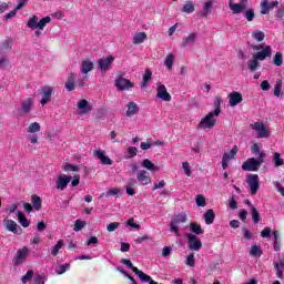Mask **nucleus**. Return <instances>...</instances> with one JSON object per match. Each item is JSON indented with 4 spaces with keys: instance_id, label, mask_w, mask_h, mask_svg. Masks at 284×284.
Instances as JSON below:
<instances>
[{
    "instance_id": "f257e3e1",
    "label": "nucleus",
    "mask_w": 284,
    "mask_h": 284,
    "mask_svg": "<svg viewBox=\"0 0 284 284\" xmlns=\"http://www.w3.org/2000/svg\"><path fill=\"white\" fill-rule=\"evenodd\" d=\"M252 50H254V54L252 55V59L247 61V70L250 72H256L258 70L261 62L260 61H265V59H272V47L267 45L265 43L261 44H252L247 43Z\"/></svg>"
},
{
    "instance_id": "f03ea898",
    "label": "nucleus",
    "mask_w": 284,
    "mask_h": 284,
    "mask_svg": "<svg viewBox=\"0 0 284 284\" xmlns=\"http://www.w3.org/2000/svg\"><path fill=\"white\" fill-rule=\"evenodd\" d=\"M216 128V114L209 112L197 124V130H214Z\"/></svg>"
},
{
    "instance_id": "7ed1b4c3",
    "label": "nucleus",
    "mask_w": 284,
    "mask_h": 284,
    "mask_svg": "<svg viewBox=\"0 0 284 284\" xmlns=\"http://www.w3.org/2000/svg\"><path fill=\"white\" fill-rule=\"evenodd\" d=\"M250 129L256 132L257 139H270V129L264 122H254L250 124Z\"/></svg>"
},
{
    "instance_id": "20e7f679",
    "label": "nucleus",
    "mask_w": 284,
    "mask_h": 284,
    "mask_svg": "<svg viewBox=\"0 0 284 284\" xmlns=\"http://www.w3.org/2000/svg\"><path fill=\"white\" fill-rule=\"evenodd\" d=\"M187 222V214L180 213L172 217L171 220V232H174L175 236H181L179 233V224Z\"/></svg>"
},
{
    "instance_id": "39448f33",
    "label": "nucleus",
    "mask_w": 284,
    "mask_h": 284,
    "mask_svg": "<svg viewBox=\"0 0 284 284\" xmlns=\"http://www.w3.org/2000/svg\"><path fill=\"white\" fill-rule=\"evenodd\" d=\"M30 254V248L28 246H24L22 248H19L13 257V267L17 270L21 263H24L26 258H28V255Z\"/></svg>"
},
{
    "instance_id": "423d86ee",
    "label": "nucleus",
    "mask_w": 284,
    "mask_h": 284,
    "mask_svg": "<svg viewBox=\"0 0 284 284\" xmlns=\"http://www.w3.org/2000/svg\"><path fill=\"white\" fill-rule=\"evenodd\" d=\"M186 240L189 244V250H191L192 252H199V250L203 247V242H201V239L192 233L186 234Z\"/></svg>"
},
{
    "instance_id": "0eeeda50",
    "label": "nucleus",
    "mask_w": 284,
    "mask_h": 284,
    "mask_svg": "<svg viewBox=\"0 0 284 284\" xmlns=\"http://www.w3.org/2000/svg\"><path fill=\"white\" fill-rule=\"evenodd\" d=\"M98 63V70H101V72H108L110 68H112V63H114V57L109 55L106 58H100L97 61Z\"/></svg>"
},
{
    "instance_id": "6e6552de",
    "label": "nucleus",
    "mask_w": 284,
    "mask_h": 284,
    "mask_svg": "<svg viewBox=\"0 0 284 284\" xmlns=\"http://www.w3.org/2000/svg\"><path fill=\"white\" fill-rule=\"evenodd\" d=\"M115 88L119 90V92H123L125 90H130V88H134V83L120 75L115 79Z\"/></svg>"
},
{
    "instance_id": "1a4fd4ad",
    "label": "nucleus",
    "mask_w": 284,
    "mask_h": 284,
    "mask_svg": "<svg viewBox=\"0 0 284 284\" xmlns=\"http://www.w3.org/2000/svg\"><path fill=\"white\" fill-rule=\"evenodd\" d=\"M246 183L250 186L251 194H256V192H258V189L261 187V184L258 183V174L247 175Z\"/></svg>"
},
{
    "instance_id": "9d476101",
    "label": "nucleus",
    "mask_w": 284,
    "mask_h": 284,
    "mask_svg": "<svg viewBox=\"0 0 284 284\" xmlns=\"http://www.w3.org/2000/svg\"><path fill=\"white\" fill-rule=\"evenodd\" d=\"M52 92H54V89L50 85H44L40 89V94H42L41 105H45V103L52 100Z\"/></svg>"
},
{
    "instance_id": "9b49d317",
    "label": "nucleus",
    "mask_w": 284,
    "mask_h": 284,
    "mask_svg": "<svg viewBox=\"0 0 284 284\" xmlns=\"http://www.w3.org/2000/svg\"><path fill=\"white\" fill-rule=\"evenodd\" d=\"M71 181H72V176H68L65 174L58 176L55 180L57 190H60L61 192H63V190H65V187L70 185Z\"/></svg>"
},
{
    "instance_id": "f8f14e48",
    "label": "nucleus",
    "mask_w": 284,
    "mask_h": 284,
    "mask_svg": "<svg viewBox=\"0 0 284 284\" xmlns=\"http://www.w3.org/2000/svg\"><path fill=\"white\" fill-rule=\"evenodd\" d=\"M243 172H258V163L256 162L255 158H248L242 164Z\"/></svg>"
},
{
    "instance_id": "ddd939ff",
    "label": "nucleus",
    "mask_w": 284,
    "mask_h": 284,
    "mask_svg": "<svg viewBox=\"0 0 284 284\" xmlns=\"http://www.w3.org/2000/svg\"><path fill=\"white\" fill-rule=\"evenodd\" d=\"M3 225L8 232H12V234H21L23 230L17 222L13 220H3Z\"/></svg>"
},
{
    "instance_id": "4468645a",
    "label": "nucleus",
    "mask_w": 284,
    "mask_h": 284,
    "mask_svg": "<svg viewBox=\"0 0 284 284\" xmlns=\"http://www.w3.org/2000/svg\"><path fill=\"white\" fill-rule=\"evenodd\" d=\"M156 97L161 101H172V95L168 92V88L164 84L158 83Z\"/></svg>"
},
{
    "instance_id": "2eb2a0df",
    "label": "nucleus",
    "mask_w": 284,
    "mask_h": 284,
    "mask_svg": "<svg viewBox=\"0 0 284 284\" xmlns=\"http://www.w3.org/2000/svg\"><path fill=\"white\" fill-rule=\"evenodd\" d=\"M94 70V62L90 60H83L80 67V72L83 75V81H88V72H92Z\"/></svg>"
},
{
    "instance_id": "dca6fc26",
    "label": "nucleus",
    "mask_w": 284,
    "mask_h": 284,
    "mask_svg": "<svg viewBox=\"0 0 284 284\" xmlns=\"http://www.w3.org/2000/svg\"><path fill=\"white\" fill-rule=\"evenodd\" d=\"M34 108V100L32 98H27L21 102L20 112L21 114H30Z\"/></svg>"
},
{
    "instance_id": "f3484780",
    "label": "nucleus",
    "mask_w": 284,
    "mask_h": 284,
    "mask_svg": "<svg viewBox=\"0 0 284 284\" xmlns=\"http://www.w3.org/2000/svg\"><path fill=\"white\" fill-rule=\"evenodd\" d=\"M93 155L99 159L100 163H102V165H112V159H110V156L105 155V151L103 150H94L93 151Z\"/></svg>"
},
{
    "instance_id": "a211bd4d",
    "label": "nucleus",
    "mask_w": 284,
    "mask_h": 284,
    "mask_svg": "<svg viewBox=\"0 0 284 284\" xmlns=\"http://www.w3.org/2000/svg\"><path fill=\"white\" fill-rule=\"evenodd\" d=\"M229 8L232 10L233 14H241V12H244L247 9V4L234 3V1L230 0Z\"/></svg>"
},
{
    "instance_id": "6ab92c4d",
    "label": "nucleus",
    "mask_w": 284,
    "mask_h": 284,
    "mask_svg": "<svg viewBox=\"0 0 284 284\" xmlns=\"http://www.w3.org/2000/svg\"><path fill=\"white\" fill-rule=\"evenodd\" d=\"M242 102H243V94L236 91L230 93L229 103L231 108H236V105H239V103H242Z\"/></svg>"
},
{
    "instance_id": "aec40b11",
    "label": "nucleus",
    "mask_w": 284,
    "mask_h": 284,
    "mask_svg": "<svg viewBox=\"0 0 284 284\" xmlns=\"http://www.w3.org/2000/svg\"><path fill=\"white\" fill-rule=\"evenodd\" d=\"M136 179L142 185H148L152 182V178H150V173L145 170L138 171Z\"/></svg>"
},
{
    "instance_id": "412c9836",
    "label": "nucleus",
    "mask_w": 284,
    "mask_h": 284,
    "mask_svg": "<svg viewBox=\"0 0 284 284\" xmlns=\"http://www.w3.org/2000/svg\"><path fill=\"white\" fill-rule=\"evenodd\" d=\"M78 110H81L80 114H88L89 112H92V105H90L88 100L82 99L78 102Z\"/></svg>"
},
{
    "instance_id": "4be33fe9",
    "label": "nucleus",
    "mask_w": 284,
    "mask_h": 284,
    "mask_svg": "<svg viewBox=\"0 0 284 284\" xmlns=\"http://www.w3.org/2000/svg\"><path fill=\"white\" fill-rule=\"evenodd\" d=\"M214 7V1L209 0L204 3L203 9L200 11V17L202 19L207 18L209 14H212V8Z\"/></svg>"
},
{
    "instance_id": "5701e85b",
    "label": "nucleus",
    "mask_w": 284,
    "mask_h": 284,
    "mask_svg": "<svg viewBox=\"0 0 284 284\" xmlns=\"http://www.w3.org/2000/svg\"><path fill=\"white\" fill-rule=\"evenodd\" d=\"M75 81H77V77L74 75V72L69 73V75L67 78L65 85H64L65 90L68 92H74V88H75L74 83H75Z\"/></svg>"
},
{
    "instance_id": "b1692460",
    "label": "nucleus",
    "mask_w": 284,
    "mask_h": 284,
    "mask_svg": "<svg viewBox=\"0 0 284 284\" xmlns=\"http://www.w3.org/2000/svg\"><path fill=\"white\" fill-rule=\"evenodd\" d=\"M194 43H196V33L192 32L182 39L181 48H187V45H192Z\"/></svg>"
},
{
    "instance_id": "393cba45",
    "label": "nucleus",
    "mask_w": 284,
    "mask_h": 284,
    "mask_svg": "<svg viewBox=\"0 0 284 284\" xmlns=\"http://www.w3.org/2000/svg\"><path fill=\"white\" fill-rule=\"evenodd\" d=\"M126 108L125 116L132 118L134 114H139V105L135 102H129Z\"/></svg>"
},
{
    "instance_id": "a878e982",
    "label": "nucleus",
    "mask_w": 284,
    "mask_h": 284,
    "mask_svg": "<svg viewBox=\"0 0 284 284\" xmlns=\"http://www.w3.org/2000/svg\"><path fill=\"white\" fill-rule=\"evenodd\" d=\"M203 219L206 225H212V223H214V219H216V214H214V210L209 209L204 213Z\"/></svg>"
},
{
    "instance_id": "bb28decb",
    "label": "nucleus",
    "mask_w": 284,
    "mask_h": 284,
    "mask_svg": "<svg viewBox=\"0 0 284 284\" xmlns=\"http://www.w3.org/2000/svg\"><path fill=\"white\" fill-rule=\"evenodd\" d=\"M141 165L145 169L149 170V172H159V166H156L150 159H144L141 163Z\"/></svg>"
},
{
    "instance_id": "cd10ccee",
    "label": "nucleus",
    "mask_w": 284,
    "mask_h": 284,
    "mask_svg": "<svg viewBox=\"0 0 284 284\" xmlns=\"http://www.w3.org/2000/svg\"><path fill=\"white\" fill-rule=\"evenodd\" d=\"M148 39V34L145 32H138L133 36V45H139L143 43Z\"/></svg>"
},
{
    "instance_id": "c85d7f7f",
    "label": "nucleus",
    "mask_w": 284,
    "mask_h": 284,
    "mask_svg": "<svg viewBox=\"0 0 284 284\" xmlns=\"http://www.w3.org/2000/svg\"><path fill=\"white\" fill-rule=\"evenodd\" d=\"M152 81V71L150 69H145L144 75L142 78L141 88H148V83Z\"/></svg>"
},
{
    "instance_id": "c756f323",
    "label": "nucleus",
    "mask_w": 284,
    "mask_h": 284,
    "mask_svg": "<svg viewBox=\"0 0 284 284\" xmlns=\"http://www.w3.org/2000/svg\"><path fill=\"white\" fill-rule=\"evenodd\" d=\"M190 230H191V232H193V234L195 236H199L204 233L203 227H201V224H199L196 222H192L190 224Z\"/></svg>"
},
{
    "instance_id": "7c9ffc66",
    "label": "nucleus",
    "mask_w": 284,
    "mask_h": 284,
    "mask_svg": "<svg viewBox=\"0 0 284 284\" xmlns=\"http://www.w3.org/2000/svg\"><path fill=\"white\" fill-rule=\"evenodd\" d=\"M38 26H39V17L37 16H32L27 22V28H29L30 30H38Z\"/></svg>"
},
{
    "instance_id": "2f4dec72",
    "label": "nucleus",
    "mask_w": 284,
    "mask_h": 284,
    "mask_svg": "<svg viewBox=\"0 0 284 284\" xmlns=\"http://www.w3.org/2000/svg\"><path fill=\"white\" fill-rule=\"evenodd\" d=\"M134 274H136V276H139V278L142 281V283H150L152 281V277L145 273H143V271L135 268L134 270Z\"/></svg>"
},
{
    "instance_id": "473e14b6",
    "label": "nucleus",
    "mask_w": 284,
    "mask_h": 284,
    "mask_svg": "<svg viewBox=\"0 0 284 284\" xmlns=\"http://www.w3.org/2000/svg\"><path fill=\"white\" fill-rule=\"evenodd\" d=\"M17 216H18V221L22 225V227H30V221H28V217H26L23 212L18 211Z\"/></svg>"
},
{
    "instance_id": "72a5a7b5",
    "label": "nucleus",
    "mask_w": 284,
    "mask_h": 284,
    "mask_svg": "<svg viewBox=\"0 0 284 284\" xmlns=\"http://www.w3.org/2000/svg\"><path fill=\"white\" fill-rule=\"evenodd\" d=\"M236 154H239V146L237 145H234L230 153L227 152H224L222 159H225V161H230L231 159H234V156H236Z\"/></svg>"
},
{
    "instance_id": "f704fd0d",
    "label": "nucleus",
    "mask_w": 284,
    "mask_h": 284,
    "mask_svg": "<svg viewBox=\"0 0 284 284\" xmlns=\"http://www.w3.org/2000/svg\"><path fill=\"white\" fill-rule=\"evenodd\" d=\"M31 201H32L33 209H36V211L39 212V210H41V203H43L41 197L37 194H33L31 196Z\"/></svg>"
},
{
    "instance_id": "c9c22d12",
    "label": "nucleus",
    "mask_w": 284,
    "mask_h": 284,
    "mask_svg": "<svg viewBox=\"0 0 284 284\" xmlns=\"http://www.w3.org/2000/svg\"><path fill=\"white\" fill-rule=\"evenodd\" d=\"M273 163L275 168H282V165H284V160L281 158V153H273Z\"/></svg>"
},
{
    "instance_id": "e433bc0d",
    "label": "nucleus",
    "mask_w": 284,
    "mask_h": 284,
    "mask_svg": "<svg viewBox=\"0 0 284 284\" xmlns=\"http://www.w3.org/2000/svg\"><path fill=\"white\" fill-rule=\"evenodd\" d=\"M214 111H211L212 114H215V116L221 115V97H215L214 100Z\"/></svg>"
},
{
    "instance_id": "4c0bfd02",
    "label": "nucleus",
    "mask_w": 284,
    "mask_h": 284,
    "mask_svg": "<svg viewBox=\"0 0 284 284\" xmlns=\"http://www.w3.org/2000/svg\"><path fill=\"white\" fill-rule=\"evenodd\" d=\"M251 216L254 225H257V223H261V213H258V210L256 207H252Z\"/></svg>"
},
{
    "instance_id": "58836bf2",
    "label": "nucleus",
    "mask_w": 284,
    "mask_h": 284,
    "mask_svg": "<svg viewBox=\"0 0 284 284\" xmlns=\"http://www.w3.org/2000/svg\"><path fill=\"white\" fill-rule=\"evenodd\" d=\"M27 132L30 134H34L37 132H41V124L39 122H33L27 128Z\"/></svg>"
},
{
    "instance_id": "ea45409f",
    "label": "nucleus",
    "mask_w": 284,
    "mask_h": 284,
    "mask_svg": "<svg viewBox=\"0 0 284 284\" xmlns=\"http://www.w3.org/2000/svg\"><path fill=\"white\" fill-rule=\"evenodd\" d=\"M194 2L192 1H186L185 4L182 8V12H186V14H192L194 12Z\"/></svg>"
},
{
    "instance_id": "a19ab883",
    "label": "nucleus",
    "mask_w": 284,
    "mask_h": 284,
    "mask_svg": "<svg viewBox=\"0 0 284 284\" xmlns=\"http://www.w3.org/2000/svg\"><path fill=\"white\" fill-rule=\"evenodd\" d=\"M274 270L276 272V276L277 278H280L281 281H283V271H284V266L283 264H281V261L278 263L274 264Z\"/></svg>"
},
{
    "instance_id": "79ce46f5",
    "label": "nucleus",
    "mask_w": 284,
    "mask_h": 284,
    "mask_svg": "<svg viewBox=\"0 0 284 284\" xmlns=\"http://www.w3.org/2000/svg\"><path fill=\"white\" fill-rule=\"evenodd\" d=\"M263 254V250L261 246L254 244L251 246L250 255L251 256H261Z\"/></svg>"
},
{
    "instance_id": "37998d69",
    "label": "nucleus",
    "mask_w": 284,
    "mask_h": 284,
    "mask_svg": "<svg viewBox=\"0 0 284 284\" xmlns=\"http://www.w3.org/2000/svg\"><path fill=\"white\" fill-rule=\"evenodd\" d=\"M50 21H52V18H50V16L42 18L40 21H38V30H43V28H45V26H48Z\"/></svg>"
},
{
    "instance_id": "c03bdc74",
    "label": "nucleus",
    "mask_w": 284,
    "mask_h": 284,
    "mask_svg": "<svg viewBox=\"0 0 284 284\" xmlns=\"http://www.w3.org/2000/svg\"><path fill=\"white\" fill-rule=\"evenodd\" d=\"M63 245H65V242H63V240H59L58 243L51 250L52 256H57V254H59V250H61Z\"/></svg>"
},
{
    "instance_id": "a18cd8bd",
    "label": "nucleus",
    "mask_w": 284,
    "mask_h": 284,
    "mask_svg": "<svg viewBox=\"0 0 284 284\" xmlns=\"http://www.w3.org/2000/svg\"><path fill=\"white\" fill-rule=\"evenodd\" d=\"M252 37L255 39V41L261 42L265 40V32L261 30L253 31Z\"/></svg>"
},
{
    "instance_id": "49530a36",
    "label": "nucleus",
    "mask_w": 284,
    "mask_h": 284,
    "mask_svg": "<svg viewBox=\"0 0 284 284\" xmlns=\"http://www.w3.org/2000/svg\"><path fill=\"white\" fill-rule=\"evenodd\" d=\"M273 63L274 65H277L278 68H281V65H283V53L276 52L273 58Z\"/></svg>"
},
{
    "instance_id": "de8ad7c7",
    "label": "nucleus",
    "mask_w": 284,
    "mask_h": 284,
    "mask_svg": "<svg viewBox=\"0 0 284 284\" xmlns=\"http://www.w3.org/2000/svg\"><path fill=\"white\" fill-rule=\"evenodd\" d=\"M282 90H283V80H277L274 85V97H281Z\"/></svg>"
},
{
    "instance_id": "09e8293b",
    "label": "nucleus",
    "mask_w": 284,
    "mask_h": 284,
    "mask_svg": "<svg viewBox=\"0 0 284 284\" xmlns=\"http://www.w3.org/2000/svg\"><path fill=\"white\" fill-rule=\"evenodd\" d=\"M195 203L197 207H205V205H207V202L205 201V196L202 194L196 195Z\"/></svg>"
},
{
    "instance_id": "8fccbe9b",
    "label": "nucleus",
    "mask_w": 284,
    "mask_h": 284,
    "mask_svg": "<svg viewBox=\"0 0 284 284\" xmlns=\"http://www.w3.org/2000/svg\"><path fill=\"white\" fill-rule=\"evenodd\" d=\"M174 53H171L166 57L164 61V65H166L168 70H170L174 65Z\"/></svg>"
},
{
    "instance_id": "3c124183",
    "label": "nucleus",
    "mask_w": 284,
    "mask_h": 284,
    "mask_svg": "<svg viewBox=\"0 0 284 284\" xmlns=\"http://www.w3.org/2000/svg\"><path fill=\"white\" fill-rule=\"evenodd\" d=\"M64 172H79V166L74 164L67 163L62 166Z\"/></svg>"
},
{
    "instance_id": "603ef678",
    "label": "nucleus",
    "mask_w": 284,
    "mask_h": 284,
    "mask_svg": "<svg viewBox=\"0 0 284 284\" xmlns=\"http://www.w3.org/2000/svg\"><path fill=\"white\" fill-rule=\"evenodd\" d=\"M12 44V40L7 39L1 45H0V52L6 53L7 50H10V45Z\"/></svg>"
},
{
    "instance_id": "864d4df0",
    "label": "nucleus",
    "mask_w": 284,
    "mask_h": 284,
    "mask_svg": "<svg viewBox=\"0 0 284 284\" xmlns=\"http://www.w3.org/2000/svg\"><path fill=\"white\" fill-rule=\"evenodd\" d=\"M87 223L85 221H81V220H77L74 223V232H81V230H83V227H85Z\"/></svg>"
},
{
    "instance_id": "5fc2aeb1",
    "label": "nucleus",
    "mask_w": 284,
    "mask_h": 284,
    "mask_svg": "<svg viewBox=\"0 0 284 284\" xmlns=\"http://www.w3.org/2000/svg\"><path fill=\"white\" fill-rule=\"evenodd\" d=\"M34 276V271L29 270L24 276H22L21 282L28 283L29 281H32V277Z\"/></svg>"
},
{
    "instance_id": "6e6d98bb",
    "label": "nucleus",
    "mask_w": 284,
    "mask_h": 284,
    "mask_svg": "<svg viewBox=\"0 0 284 284\" xmlns=\"http://www.w3.org/2000/svg\"><path fill=\"white\" fill-rule=\"evenodd\" d=\"M265 156H267V154L262 151V152L260 153L258 158L255 159L258 169L261 168V165H263V163H265Z\"/></svg>"
},
{
    "instance_id": "4d7b16f0",
    "label": "nucleus",
    "mask_w": 284,
    "mask_h": 284,
    "mask_svg": "<svg viewBox=\"0 0 284 284\" xmlns=\"http://www.w3.org/2000/svg\"><path fill=\"white\" fill-rule=\"evenodd\" d=\"M182 168H183L184 174H186V176H192V168L190 166L189 162H183Z\"/></svg>"
},
{
    "instance_id": "13d9d810",
    "label": "nucleus",
    "mask_w": 284,
    "mask_h": 284,
    "mask_svg": "<svg viewBox=\"0 0 284 284\" xmlns=\"http://www.w3.org/2000/svg\"><path fill=\"white\" fill-rule=\"evenodd\" d=\"M122 265H126V267H129V270H132V272L134 273V270H139L138 267H135L132 262L128 258H122L121 260Z\"/></svg>"
},
{
    "instance_id": "bf43d9fd",
    "label": "nucleus",
    "mask_w": 284,
    "mask_h": 284,
    "mask_svg": "<svg viewBox=\"0 0 284 284\" xmlns=\"http://www.w3.org/2000/svg\"><path fill=\"white\" fill-rule=\"evenodd\" d=\"M262 239H270L272 236V229L270 226H266L262 232H261Z\"/></svg>"
},
{
    "instance_id": "052dcab7",
    "label": "nucleus",
    "mask_w": 284,
    "mask_h": 284,
    "mask_svg": "<svg viewBox=\"0 0 284 284\" xmlns=\"http://www.w3.org/2000/svg\"><path fill=\"white\" fill-rule=\"evenodd\" d=\"M70 270V264H62L60 265L59 270L55 271L58 275L65 274Z\"/></svg>"
},
{
    "instance_id": "680f3d73",
    "label": "nucleus",
    "mask_w": 284,
    "mask_h": 284,
    "mask_svg": "<svg viewBox=\"0 0 284 284\" xmlns=\"http://www.w3.org/2000/svg\"><path fill=\"white\" fill-rule=\"evenodd\" d=\"M261 8V14H267L270 12V7H267V0L262 1Z\"/></svg>"
},
{
    "instance_id": "e2e57ef3",
    "label": "nucleus",
    "mask_w": 284,
    "mask_h": 284,
    "mask_svg": "<svg viewBox=\"0 0 284 284\" xmlns=\"http://www.w3.org/2000/svg\"><path fill=\"white\" fill-rule=\"evenodd\" d=\"M244 17L247 21H254V10L248 9L245 11Z\"/></svg>"
},
{
    "instance_id": "0e129e2a",
    "label": "nucleus",
    "mask_w": 284,
    "mask_h": 284,
    "mask_svg": "<svg viewBox=\"0 0 284 284\" xmlns=\"http://www.w3.org/2000/svg\"><path fill=\"white\" fill-rule=\"evenodd\" d=\"M186 265H189V267H194V265H195L194 253H191V254L186 257Z\"/></svg>"
},
{
    "instance_id": "69168bd1",
    "label": "nucleus",
    "mask_w": 284,
    "mask_h": 284,
    "mask_svg": "<svg viewBox=\"0 0 284 284\" xmlns=\"http://www.w3.org/2000/svg\"><path fill=\"white\" fill-rule=\"evenodd\" d=\"M106 230L108 232H114L115 230H119V222L108 224Z\"/></svg>"
},
{
    "instance_id": "338daca9",
    "label": "nucleus",
    "mask_w": 284,
    "mask_h": 284,
    "mask_svg": "<svg viewBox=\"0 0 284 284\" xmlns=\"http://www.w3.org/2000/svg\"><path fill=\"white\" fill-rule=\"evenodd\" d=\"M34 284H45V276L43 275H37L34 277Z\"/></svg>"
},
{
    "instance_id": "774afa93",
    "label": "nucleus",
    "mask_w": 284,
    "mask_h": 284,
    "mask_svg": "<svg viewBox=\"0 0 284 284\" xmlns=\"http://www.w3.org/2000/svg\"><path fill=\"white\" fill-rule=\"evenodd\" d=\"M7 65H10V60L7 57L0 58V68H6Z\"/></svg>"
}]
</instances>
